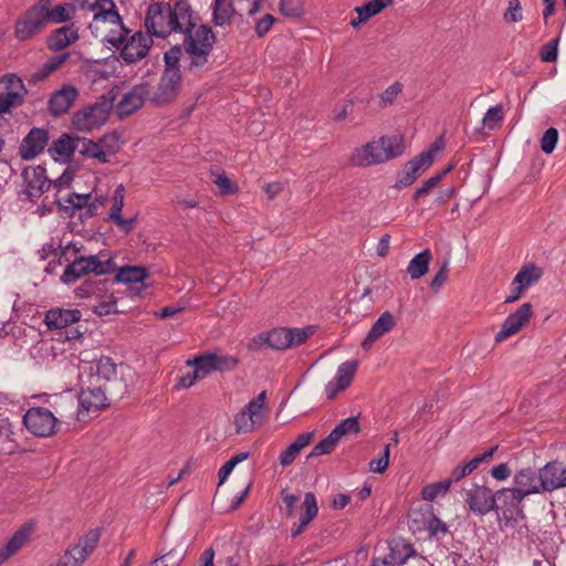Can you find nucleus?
<instances>
[{
  "label": "nucleus",
  "mask_w": 566,
  "mask_h": 566,
  "mask_svg": "<svg viewBox=\"0 0 566 566\" xmlns=\"http://www.w3.org/2000/svg\"><path fill=\"white\" fill-rule=\"evenodd\" d=\"M109 283H142V264L119 266Z\"/></svg>",
  "instance_id": "72a5a7b5"
},
{
  "label": "nucleus",
  "mask_w": 566,
  "mask_h": 566,
  "mask_svg": "<svg viewBox=\"0 0 566 566\" xmlns=\"http://www.w3.org/2000/svg\"><path fill=\"white\" fill-rule=\"evenodd\" d=\"M144 27L150 35L161 39L172 32L182 33L184 60L189 69L207 63L214 34L210 28L199 23L198 15L187 1H177L174 7L163 2L149 6Z\"/></svg>",
  "instance_id": "f257e3e1"
},
{
  "label": "nucleus",
  "mask_w": 566,
  "mask_h": 566,
  "mask_svg": "<svg viewBox=\"0 0 566 566\" xmlns=\"http://www.w3.org/2000/svg\"><path fill=\"white\" fill-rule=\"evenodd\" d=\"M539 471L535 472L532 469H522L517 471L513 478V485L527 497L533 494L544 493L539 485Z\"/></svg>",
  "instance_id": "5701e85b"
},
{
  "label": "nucleus",
  "mask_w": 566,
  "mask_h": 566,
  "mask_svg": "<svg viewBox=\"0 0 566 566\" xmlns=\"http://www.w3.org/2000/svg\"><path fill=\"white\" fill-rule=\"evenodd\" d=\"M539 480L544 493L566 488V467L558 461L548 462L539 469Z\"/></svg>",
  "instance_id": "f3484780"
},
{
  "label": "nucleus",
  "mask_w": 566,
  "mask_h": 566,
  "mask_svg": "<svg viewBox=\"0 0 566 566\" xmlns=\"http://www.w3.org/2000/svg\"><path fill=\"white\" fill-rule=\"evenodd\" d=\"M180 78L179 69H166L156 90H144V98L147 97L156 105L171 102L178 93Z\"/></svg>",
  "instance_id": "1a4fd4ad"
},
{
  "label": "nucleus",
  "mask_w": 566,
  "mask_h": 566,
  "mask_svg": "<svg viewBox=\"0 0 566 566\" xmlns=\"http://www.w3.org/2000/svg\"><path fill=\"white\" fill-rule=\"evenodd\" d=\"M402 91V86L400 83L396 82L388 86L384 93L380 95L381 102L387 105L394 102V99L399 95Z\"/></svg>",
  "instance_id": "338daca9"
},
{
  "label": "nucleus",
  "mask_w": 566,
  "mask_h": 566,
  "mask_svg": "<svg viewBox=\"0 0 566 566\" xmlns=\"http://www.w3.org/2000/svg\"><path fill=\"white\" fill-rule=\"evenodd\" d=\"M96 371L93 377L96 381L104 380L106 384L116 377V364L108 356H101L95 361Z\"/></svg>",
  "instance_id": "c9c22d12"
},
{
  "label": "nucleus",
  "mask_w": 566,
  "mask_h": 566,
  "mask_svg": "<svg viewBox=\"0 0 566 566\" xmlns=\"http://www.w3.org/2000/svg\"><path fill=\"white\" fill-rule=\"evenodd\" d=\"M389 458L390 444H386L380 457L369 462V470L374 473H384L389 465Z\"/></svg>",
  "instance_id": "8fccbe9b"
},
{
  "label": "nucleus",
  "mask_w": 566,
  "mask_h": 566,
  "mask_svg": "<svg viewBox=\"0 0 566 566\" xmlns=\"http://www.w3.org/2000/svg\"><path fill=\"white\" fill-rule=\"evenodd\" d=\"M96 20L109 21L113 24H122V17L116 7L114 8H103L102 10L94 13V18Z\"/></svg>",
  "instance_id": "5fc2aeb1"
},
{
  "label": "nucleus",
  "mask_w": 566,
  "mask_h": 566,
  "mask_svg": "<svg viewBox=\"0 0 566 566\" xmlns=\"http://www.w3.org/2000/svg\"><path fill=\"white\" fill-rule=\"evenodd\" d=\"M496 449L497 447H494L489 451L484 452L483 454H479L471 459L469 462H467L464 467L468 470L469 474L476 470L481 463L489 461L493 457Z\"/></svg>",
  "instance_id": "680f3d73"
},
{
  "label": "nucleus",
  "mask_w": 566,
  "mask_h": 566,
  "mask_svg": "<svg viewBox=\"0 0 566 566\" xmlns=\"http://www.w3.org/2000/svg\"><path fill=\"white\" fill-rule=\"evenodd\" d=\"M449 265H450V261L444 260L442 266L440 268V270L437 272V274L431 280L430 287L433 293H438L442 289V286L446 284V282L448 281Z\"/></svg>",
  "instance_id": "603ef678"
},
{
  "label": "nucleus",
  "mask_w": 566,
  "mask_h": 566,
  "mask_svg": "<svg viewBox=\"0 0 566 566\" xmlns=\"http://www.w3.org/2000/svg\"><path fill=\"white\" fill-rule=\"evenodd\" d=\"M82 317L80 310L51 308L45 313L44 323L49 331L65 329V338L77 339L82 333L76 327L67 328L77 323Z\"/></svg>",
  "instance_id": "6e6552de"
},
{
  "label": "nucleus",
  "mask_w": 566,
  "mask_h": 566,
  "mask_svg": "<svg viewBox=\"0 0 566 566\" xmlns=\"http://www.w3.org/2000/svg\"><path fill=\"white\" fill-rule=\"evenodd\" d=\"M444 146L443 139L438 138L426 151H422L413 159L406 163L403 169L398 175L397 187L406 188L415 182L421 172L427 170L434 161V156Z\"/></svg>",
  "instance_id": "423d86ee"
},
{
  "label": "nucleus",
  "mask_w": 566,
  "mask_h": 566,
  "mask_svg": "<svg viewBox=\"0 0 566 566\" xmlns=\"http://www.w3.org/2000/svg\"><path fill=\"white\" fill-rule=\"evenodd\" d=\"M396 324L395 317L390 312H384L374 323L367 336L361 343L364 350H369L373 345L385 334L389 333Z\"/></svg>",
  "instance_id": "b1692460"
},
{
  "label": "nucleus",
  "mask_w": 566,
  "mask_h": 566,
  "mask_svg": "<svg viewBox=\"0 0 566 566\" xmlns=\"http://www.w3.org/2000/svg\"><path fill=\"white\" fill-rule=\"evenodd\" d=\"M338 439L331 432L326 438L319 441L308 454V458L319 457L324 454H329L338 443Z\"/></svg>",
  "instance_id": "37998d69"
},
{
  "label": "nucleus",
  "mask_w": 566,
  "mask_h": 566,
  "mask_svg": "<svg viewBox=\"0 0 566 566\" xmlns=\"http://www.w3.org/2000/svg\"><path fill=\"white\" fill-rule=\"evenodd\" d=\"M115 99L116 93L114 90L101 95L95 103L73 114L72 127L78 132H91L102 126L107 122Z\"/></svg>",
  "instance_id": "7ed1b4c3"
},
{
  "label": "nucleus",
  "mask_w": 566,
  "mask_h": 566,
  "mask_svg": "<svg viewBox=\"0 0 566 566\" xmlns=\"http://www.w3.org/2000/svg\"><path fill=\"white\" fill-rule=\"evenodd\" d=\"M101 537V532L98 528H92L83 536L80 537L78 543L75 544L81 552H83L84 556H90L96 548Z\"/></svg>",
  "instance_id": "ea45409f"
},
{
  "label": "nucleus",
  "mask_w": 566,
  "mask_h": 566,
  "mask_svg": "<svg viewBox=\"0 0 566 566\" xmlns=\"http://www.w3.org/2000/svg\"><path fill=\"white\" fill-rule=\"evenodd\" d=\"M533 315L531 303L522 304L514 313L510 314L503 322L501 329L495 335V343H502L506 338L518 333L525 326Z\"/></svg>",
  "instance_id": "f8f14e48"
},
{
  "label": "nucleus",
  "mask_w": 566,
  "mask_h": 566,
  "mask_svg": "<svg viewBox=\"0 0 566 566\" xmlns=\"http://www.w3.org/2000/svg\"><path fill=\"white\" fill-rule=\"evenodd\" d=\"M23 424L38 438H49L56 433L57 418L44 407H31L23 416Z\"/></svg>",
  "instance_id": "0eeeda50"
},
{
  "label": "nucleus",
  "mask_w": 566,
  "mask_h": 566,
  "mask_svg": "<svg viewBox=\"0 0 566 566\" xmlns=\"http://www.w3.org/2000/svg\"><path fill=\"white\" fill-rule=\"evenodd\" d=\"M77 256L80 258L82 263L85 264L90 274H93L95 277L101 276L102 260L99 259V256L97 254H93V255H88V256H85V255H77Z\"/></svg>",
  "instance_id": "13d9d810"
},
{
  "label": "nucleus",
  "mask_w": 566,
  "mask_h": 566,
  "mask_svg": "<svg viewBox=\"0 0 566 566\" xmlns=\"http://www.w3.org/2000/svg\"><path fill=\"white\" fill-rule=\"evenodd\" d=\"M212 363L214 371H230L233 370L238 364V358L230 356V355H220L212 353Z\"/></svg>",
  "instance_id": "c03bdc74"
},
{
  "label": "nucleus",
  "mask_w": 566,
  "mask_h": 566,
  "mask_svg": "<svg viewBox=\"0 0 566 566\" xmlns=\"http://www.w3.org/2000/svg\"><path fill=\"white\" fill-rule=\"evenodd\" d=\"M54 0H41V4L46 18L48 24L50 22L61 24L69 22L73 19L76 7L71 2H63L53 7Z\"/></svg>",
  "instance_id": "4be33fe9"
},
{
  "label": "nucleus",
  "mask_w": 566,
  "mask_h": 566,
  "mask_svg": "<svg viewBox=\"0 0 566 566\" xmlns=\"http://www.w3.org/2000/svg\"><path fill=\"white\" fill-rule=\"evenodd\" d=\"M307 336V333L302 328H274L254 336L249 342L248 349L258 352L268 347L274 350H284L303 344Z\"/></svg>",
  "instance_id": "20e7f679"
},
{
  "label": "nucleus",
  "mask_w": 566,
  "mask_h": 566,
  "mask_svg": "<svg viewBox=\"0 0 566 566\" xmlns=\"http://www.w3.org/2000/svg\"><path fill=\"white\" fill-rule=\"evenodd\" d=\"M431 260L432 253L429 249H426L415 255L407 266V273L409 274L410 279L418 280L423 276L429 271V264Z\"/></svg>",
  "instance_id": "c756f323"
},
{
  "label": "nucleus",
  "mask_w": 566,
  "mask_h": 566,
  "mask_svg": "<svg viewBox=\"0 0 566 566\" xmlns=\"http://www.w3.org/2000/svg\"><path fill=\"white\" fill-rule=\"evenodd\" d=\"M357 366L358 364L356 360H347L338 366L336 376L325 387V392L328 399H334L339 392L350 386L356 374Z\"/></svg>",
  "instance_id": "a211bd4d"
},
{
  "label": "nucleus",
  "mask_w": 566,
  "mask_h": 566,
  "mask_svg": "<svg viewBox=\"0 0 566 566\" xmlns=\"http://www.w3.org/2000/svg\"><path fill=\"white\" fill-rule=\"evenodd\" d=\"M186 364L187 366L193 368L195 373L199 376L200 379H205L214 371L212 353H203L197 355L192 359H188Z\"/></svg>",
  "instance_id": "f704fd0d"
},
{
  "label": "nucleus",
  "mask_w": 566,
  "mask_h": 566,
  "mask_svg": "<svg viewBox=\"0 0 566 566\" xmlns=\"http://www.w3.org/2000/svg\"><path fill=\"white\" fill-rule=\"evenodd\" d=\"M542 275L543 270L534 263L524 265L514 276L511 284L515 286L516 295H509L504 303L510 304L518 301L528 287L538 282Z\"/></svg>",
  "instance_id": "dca6fc26"
},
{
  "label": "nucleus",
  "mask_w": 566,
  "mask_h": 566,
  "mask_svg": "<svg viewBox=\"0 0 566 566\" xmlns=\"http://www.w3.org/2000/svg\"><path fill=\"white\" fill-rule=\"evenodd\" d=\"M403 151L405 144L401 136H381L356 148L350 155V163L356 167H369L395 159Z\"/></svg>",
  "instance_id": "f03ea898"
},
{
  "label": "nucleus",
  "mask_w": 566,
  "mask_h": 566,
  "mask_svg": "<svg viewBox=\"0 0 566 566\" xmlns=\"http://www.w3.org/2000/svg\"><path fill=\"white\" fill-rule=\"evenodd\" d=\"M7 93H18L22 97V104L24 103V96L28 94V90L20 76L14 73H7L0 77V95Z\"/></svg>",
  "instance_id": "473e14b6"
},
{
  "label": "nucleus",
  "mask_w": 566,
  "mask_h": 566,
  "mask_svg": "<svg viewBox=\"0 0 566 566\" xmlns=\"http://www.w3.org/2000/svg\"><path fill=\"white\" fill-rule=\"evenodd\" d=\"M360 430L357 418L349 417L340 421L332 431L334 436L340 440L342 437L350 433H358Z\"/></svg>",
  "instance_id": "a18cd8bd"
},
{
  "label": "nucleus",
  "mask_w": 566,
  "mask_h": 566,
  "mask_svg": "<svg viewBox=\"0 0 566 566\" xmlns=\"http://www.w3.org/2000/svg\"><path fill=\"white\" fill-rule=\"evenodd\" d=\"M108 390H111V388L106 384L82 388L78 394L77 405L87 412L105 409L111 405L106 397Z\"/></svg>",
  "instance_id": "ddd939ff"
},
{
  "label": "nucleus",
  "mask_w": 566,
  "mask_h": 566,
  "mask_svg": "<svg viewBox=\"0 0 566 566\" xmlns=\"http://www.w3.org/2000/svg\"><path fill=\"white\" fill-rule=\"evenodd\" d=\"M71 198H75L74 206H64L61 198H55L53 203L57 208V212L61 217L72 218L76 211H81L88 206L92 200V193H77L71 192Z\"/></svg>",
  "instance_id": "cd10ccee"
},
{
  "label": "nucleus",
  "mask_w": 566,
  "mask_h": 566,
  "mask_svg": "<svg viewBox=\"0 0 566 566\" xmlns=\"http://www.w3.org/2000/svg\"><path fill=\"white\" fill-rule=\"evenodd\" d=\"M59 249H60L59 261H57L59 264H61L62 259H64L66 262L72 260L67 256V252L70 250L73 251L74 256L82 255L81 254L82 251L85 250L84 245H82V244L77 245L76 243H74L72 241L67 242L64 247L62 244H60Z\"/></svg>",
  "instance_id": "e2e57ef3"
},
{
  "label": "nucleus",
  "mask_w": 566,
  "mask_h": 566,
  "mask_svg": "<svg viewBox=\"0 0 566 566\" xmlns=\"http://www.w3.org/2000/svg\"><path fill=\"white\" fill-rule=\"evenodd\" d=\"M48 25L46 18L41 4L38 0L24 12H22L14 22V36L20 42L33 39L36 34Z\"/></svg>",
  "instance_id": "39448f33"
},
{
  "label": "nucleus",
  "mask_w": 566,
  "mask_h": 566,
  "mask_svg": "<svg viewBox=\"0 0 566 566\" xmlns=\"http://www.w3.org/2000/svg\"><path fill=\"white\" fill-rule=\"evenodd\" d=\"M22 105V97L18 93H7L0 95V116L10 114L13 107Z\"/></svg>",
  "instance_id": "09e8293b"
},
{
  "label": "nucleus",
  "mask_w": 566,
  "mask_h": 566,
  "mask_svg": "<svg viewBox=\"0 0 566 566\" xmlns=\"http://www.w3.org/2000/svg\"><path fill=\"white\" fill-rule=\"evenodd\" d=\"M88 557L74 545L65 551L56 566H81Z\"/></svg>",
  "instance_id": "a19ab883"
},
{
  "label": "nucleus",
  "mask_w": 566,
  "mask_h": 566,
  "mask_svg": "<svg viewBox=\"0 0 566 566\" xmlns=\"http://www.w3.org/2000/svg\"><path fill=\"white\" fill-rule=\"evenodd\" d=\"M317 513L318 506L316 496L312 492L305 493L300 521L303 522V525H310V523L317 516Z\"/></svg>",
  "instance_id": "58836bf2"
},
{
  "label": "nucleus",
  "mask_w": 566,
  "mask_h": 566,
  "mask_svg": "<svg viewBox=\"0 0 566 566\" xmlns=\"http://www.w3.org/2000/svg\"><path fill=\"white\" fill-rule=\"evenodd\" d=\"M301 450L297 449L296 446L292 443L281 452L279 461L282 467L291 465L295 459L298 457Z\"/></svg>",
  "instance_id": "69168bd1"
},
{
  "label": "nucleus",
  "mask_w": 566,
  "mask_h": 566,
  "mask_svg": "<svg viewBox=\"0 0 566 566\" xmlns=\"http://www.w3.org/2000/svg\"><path fill=\"white\" fill-rule=\"evenodd\" d=\"M142 85H135L130 93H126L117 104V114L119 118L130 115L142 107Z\"/></svg>",
  "instance_id": "c85d7f7f"
},
{
  "label": "nucleus",
  "mask_w": 566,
  "mask_h": 566,
  "mask_svg": "<svg viewBox=\"0 0 566 566\" xmlns=\"http://www.w3.org/2000/svg\"><path fill=\"white\" fill-rule=\"evenodd\" d=\"M212 10L213 22L217 25H224L230 22L233 13L231 0H214Z\"/></svg>",
  "instance_id": "4c0bfd02"
},
{
  "label": "nucleus",
  "mask_w": 566,
  "mask_h": 566,
  "mask_svg": "<svg viewBox=\"0 0 566 566\" xmlns=\"http://www.w3.org/2000/svg\"><path fill=\"white\" fill-rule=\"evenodd\" d=\"M213 182L222 195L234 193L238 189L237 186L224 174L214 175Z\"/></svg>",
  "instance_id": "4d7b16f0"
},
{
  "label": "nucleus",
  "mask_w": 566,
  "mask_h": 566,
  "mask_svg": "<svg viewBox=\"0 0 566 566\" xmlns=\"http://www.w3.org/2000/svg\"><path fill=\"white\" fill-rule=\"evenodd\" d=\"M78 28L74 22L53 30L46 38V46L52 52L63 51L78 40Z\"/></svg>",
  "instance_id": "6ab92c4d"
},
{
  "label": "nucleus",
  "mask_w": 566,
  "mask_h": 566,
  "mask_svg": "<svg viewBox=\"0 0 566 566\" xmlns=\"http://www.w3.org/2000/svg\"><path fill=\"white\" fill-rule=\"evenodd\" d=\"M451 168H447L446 170L436 174L434 176L427 179L421 187H419L413 199L418 200L420 197L427 196L431 192V190L438 186V184L441 181L443 176L450 170Z\"/></svg>",
  "instance_id": "de8ad7c7"
},
{
  "label": "nucleus",
  "mask_w": 566,
  "mask_h": 566,
  "mask_svg": "<svg viewBox=\"0 0 566 566\" xmlns=\"http://www.w3.org/2000/svg\"><path fill=\"white\" fill-rule=\"evenodd\" d=\"M451 486V480H443L438 483L428 484L422 489V497L426 501H433L438 496L446 494Z\"/></svg>",
  "instance_id": "79ce46f5"
},
{
  "label": "nucleus",
  "mask_w": 566,
  "mask_h": 566,
  "mask_svg": "<svg viewBox=\"0 0 566 566\" xmlns=\"http://www.w3.org/2000/svg\"><path fill=\"white\" fill-rule=\"evenodd\" d=\"M506 22H520L523 20L522 7L520 0H510L509 8L504 13Z\"/></svg>",
  "instance_id": "6e6d98bb"
},
{
  "label": "nucleus",
  "mask_w": 566,
  "mask_h": 566,
  "mask_svg": "<svg viewBox=\"0 0 566 566\" xmlns=\"http://www.w3.org/2000/svg\"><path fill=\"white\" fill-rule=\"evenodd\" d=\"M558 142V130L554 127L548 128L542 139H541V149L545 154H552Z\"/></svg>",
  "instance_id": "3c124183"
},
{
  "label": "nucleus",
  "mask_w": 566,
  "mask_h": 566,
  "mask_svg": "<svg viewBox=\"0 0 566 566\" xmlns=\"http://www.w3.org/2000/svg\"><path fill=\"white\" fill-rule=\"evenodd\" d=\"M94 313L98 316L109 315L112 313H117L116 310V300L112 296L109 302H99L94 305Z\"/></svg>",
  "instance_id": "774afa93"
},
{
  "label": "nucleus",
  "mask_w": 566,
  "mask_h": 566,
  "mask_svg": "<svg viewBox=\"0 0 566 566\" xmlns=\"http://www.w3.org/2000/svg\"><path fill=\"white\" fill-rule=\"evenodd\" d=\"M33 531L32 523H24L13 535L0 546V565L15 555L29 541Z\"/></svg>",
  "instance_id": "aec40b11"
},
{
  "label": "nucleus",
  "mask_w": 566,
  "mask_h": 566,
  "mask_svg": "<svg viewBox=\"0 0 566 566\" xmlns=\"http://www.w3.org/2000/svg\"><path fill=\"white\" fill-rule=\"evenodd\" d=\"M78 142L80 136L63 133L59 138L53 140L48 151L52 156L54 161H59L57 157L54 156L57 155L62 157V163H70L77 148Z\"/></svg>",
  "instance_id": "412c9836"
},
{
  "label": "nucleus",
  "mask_w": 566,
  "mask_h": 566,
  "mask_svg": "<svg viewBox=\"0 0 566 566\" xmlns=\"http://www.w3.org/2000/svg\"><path fill=\"white\" fill-rule=\"evenodd\" d=\"M77 96L78 91L74 85H62L60 90L55 91L50 96L48 101V112L55 118L66 114Z\"/></svg>",
  "instance_id": "2eb2a0df"
},
{
  "label": "nucleus",
  "mask_w": 566,
  "mask_h": 566,
  "mask_svg": "<svg viewBox=\"0 0 566 566\" xmlns=\"http://www.w3.org/2000/svg\"><path fill=\"white\" fill-rule=\"evenodd\" d=\"M525 496L514 485L504 488L496 492V500L502 501L509 510H517Z\"/></svg>",
  "instance_id": "e433bc0d"
},
{
  "label": "nucleus",
  "mask_w": 566,
  "mask_h": 566,
  "mask_svg": "<svg viewBox=\"0 0 566 566\" xmlns=\"http://www.w3.org/2000/svg\"><path fill=\"white\" fill-rule=\"evenodd\" d=\"M119 135L116 132L104 134L96 144H101L103 149H106L108 154H116L119 149L118 147Z\"/></svg>",
  "instance_id": "864d4df0"
},
{
  "label": "nucleus",
  "mask_w": 566,
  "mask_h": 566,
  "mask_svg": "<svg viewBox=\"0 0 566 566\" xmlns=\"http://www.w3.org/2000/svg\"><path fill=\"white\" fill-rule=\"evenodd\" d=\"M87 275H90L87 268L82 263L80 258L75 255L71 261H67L60 281L65 285H71Z\"/></svg>",
  "instance_id": "7c9ffc66"
},
{
  "label": "nucleus",
  "mask_w": 566,
  "mask_h": 566,
  "mask_svg": "<svg viewBox=\"0 0 566 566\" xmlns=\"http://www.w3.org/2000/svg\"><path fill=\"white\" fill-rule=\"evenodd\" d=\"M22 178L25 180L27 188L23 191L25 200L35 202L44 192L50 189V179L46 176V168L38 165L32 168L30 176V168L25 167L21 172Z\"/></svg>",
  "instance_id": "9b49d317"
},
{
  "label": "nucleus",
  "mask_w": 566,
  "mask_h": 566,
  "mask_svg": "<svg viewBox=\"0 0 566 566\" xmlns=\"http://www.w3.org/2000/svg\"><path fill=\"white\" fill-rule=\"evenodd\" d=\"M392 4V0H370L364 6L356 7L357 18L350 21L353 28L359 27L361 23L368 21L371 17L378 14L384 9Z\"/></svg>",
  "instance_id": "bb28decb"
},
{
  "label": "nucleus",
  "mask_w": 566,
  "mask_h": 566,
  "mask_svg": "<svg viewBox=\"0 0 566 566\" xmlns=\"http://www.w3.org/2000/svg\"><path fill=\"white\" fill-rule=\"evenodd\" d=\"M558 39H553L546 43L541 50V59L544 62H554L557 59Z\"/></svg>",
  "instance_id": "bf43d9fd"
},
{
  "label": "nucleus",
  "mask_w": 566,
  "mask_h": 566,
  "mask_svg": "<svg viewBox=\"0 0 566 566\" xmlns=\"http://www.w3.org/2000/svg\"><path fill=\"white\" fill-rule=\"evenodd\" d=\"M49 132L45 128L33 127L23 137L19 146V156L24 161L33 160L42 154L49 144Z\"/></svg>",
  "instance_id": "9d476101"
},
{
  "label": "nucleus",
  "mask_w": 566,
  "mask_h": 566,
  "mask_svg": "<svg viewBox=\"0 0 566 566\" xmlns=\"http://www.w3.org/2000/svg\"><path fill=\"white\" fill-rule=\"evenodd\" d=\"M467 503L470 511L483 516L496 507V493L483 485H474L467 492Z\"/></svg>",
  "instance_id": "4468645a"
},
{
  "label": "nucleus",
  "mask_w": 566,
  "mask_h": 566,
  "mask_svg": "<svg viewBox=\"0 0 566 566\" xmlns=\"http://www.w3.org/2000/svg\"><path fill=\"white\" fill-rule=\"evenodd\" d=\"M263 422V415L258 413L249 406L240 410L233 420L235 432L239 434L252 432L256 426Z\"/></svg>",
  "instance_id": "393cba45"
},
{
  "label": "nucleus",
  "mask_w": 566,
  "mask_h": 566,
  "mask_svg": "<svg viewBox=\"0 0 566 566\" xmlns=\"http://www.w3.org/2000/svg\"><path fill=\"white\" fill-rule=\"evenodd\" d=\"M415 554L416 552L410 544L396 542L390 545V552L384 558L387 559V562H390L394 566H402Z\"/></svg>",
  "instance_id": "2f4dec72"
},
{
  "label": "nucleus",
  "mask_w": 566,
  "mask_h": 566,
  "mask_svg": "<svg viewBox=\"0 0 566 566\" xmlns=\"http://www.w3.org/2000/svg\"><path fill=\"white\" fill-rule=\"evenodd\" d=\"M504 113L502 105H495L488 109L482 119V123L485 128L494 129L497 125H500V123H502Z\"/></svg>",
  "instance_id": "49530a36"
},
{
  "label": "nucleus",
  "mask_w": 566,
  "mask_h": 566,
  "mask_svg": "<svg viewBox=\"0 0 566 566\" xmlns=\"http://www.w3.org/2000/svg\"><path fill=\"white\" fill-rule=\"evenodd\" d=\"M182 57V50L179 45H175L165 53L166 69H178L177 64Z\"/></svg>",
  "instance_id": "0e129e2a"
},
{
  "label": "nucleus",
  "mask_w": 566,
  "mask_h": 566,
  "mask_svg": "<svg viewBox=\"0 0 566 566\" xmlns=\"http://www.w3.org/2000/svg\"><path fill=\"white\" fill-rule=\"evenodd\" d=\"M109 282V279L102 280L87 277L75 289L74 293L80 298H87L91 296L103 297L108 291L107 285Z\"/></svg>",
  "instance_id": "a878e982"
},
{
  "label": "nucleus",
  "mask_w": 566,
  "mask_h": 566,
  "mask_svg": "<svg viewBox=\"0 0 566 566\" xmlns=\"http://www.w3.org/2000/svg\"><path fill=\"white\" fill-rule=\"evenodd\" d=\"M74 177V171L66 168L59 178L55 180L50 179L49 186H53L56 190H61L63 187H70Z\"/></svg>",
  "instance_id": "052dcab7"
}]
</instances>
